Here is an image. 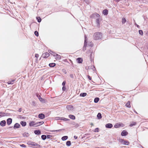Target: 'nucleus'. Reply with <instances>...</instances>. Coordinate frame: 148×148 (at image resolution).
<instances>
[{
  "label": "nucleus",
  "mask_w": 148,
  "mask_h": 148,
  "mask_svg": "<svg viewBox=\"0 0 148 148\" xmlns=\"http://www.w3.org/2000/svg\"><path fill=\"white\" fill-rule=\"evenodd\" d=\"M102 35L101 33L99 32L95 33L93 35V38L95 40H98L101 38Z\"/></svg>",
  "instance_id": "obj_1"
},
{
  "label": "nucleus",
  "mask_w": 148,
  "mask_h": 148,
  "mask_svg": "<svg viewBox=\"0 0 148 148\" xmlns=\"http://www.w3.org/2000/svg\"><path fill=\"white\" fill-rule=\"evenodd\" d=\"M119 141L122 144H123L125 145H128L129 143V142L127 140H124L123 139L121 138H119Z\"/></svg>",
  "instance_id": "obj_2"
},
{
  "label": "nucleus",
  "mask_w": 148,
  "mask_h": 148,
  "mask_svg": "<svg viewBox=\"0 0 148 148\" xmlns=\"http://www.w3.org/2000/svg\"><path fill=\"white\" fill-rule=\"evenodd\" d=\"M27 144L29 145H31L32 146H36L37 147H40V145L36 143L32 142V141H29L27 143Z\"/></svg>",
  "instance_id": "obj_3"
},
{
  "label": "nucleus",
  "mask_w": 148,
  "mask_h": 148,
  "mask_svg": "<svg viewBox=\"0 0 148 148\" xmlns=\"http://www.w3.org/2000/svg\"><path fill=\"white\" fill-rule=\"evenodd\" d=\"M91 17H93L94 18H100V15H99V14H98L95 13V14H92L91 15Z\"/></svg>",
  "instance_id": "obj_4"
},
{
  "label": "nucleus",
  "mask_w": 148,
  "mask_h": 148,
  "mask_svg": "<svg viewBox=\"0 0 148 148\" xmlns=\"http://www.w3.org/2000/svg\"><path fill=\"white\" fill-rule=\"evenodd\" d=\"M87 38L86 37V35H85V40H84V48H85V50L86 49V47L87 45Z\"/></svg>",
  "instance_id": "obj_5"
},
{
  "label": "nucleus",
  "mask_w": 148,
  "mask_h": 148,
  "mask_svg": "<svg viewBox=\"0 0 148 148\" xmlns=\"http://www.w3.org/2000/svg\"><path fill=\"white\" fill-rule=\"evenodd\" d=\"M87 38L86 37V35H85V40H84V48H85V50L86 49V47L87 45Z\"/></svg>",
  "instance_id": "obj_6"
},
{
  "label": "nucleus",
  "mask_w": 148,
  "mask_h": 148,
  "mask_svg": "<svg viewBox=\"0 0 148 148\" xmlns=\"http://www.w3.org/2000/svg\"><path fill=\"white\" fill-rule=\"evenodd\" d=\"M36 96L40 101L42 102H44V99L43 98H42L40 95L39 94H37L36 95Z\"/></svg>",
  "instance_id": "obj_7"
},
{
  "label": "nucleus",
  "mask_w": 148,
  "mask_h": 148,
  "mask_svg": "<svg viewBox=\"0 0 148 148\" xmlns=\"http://www.w3.org/2000/svg\"><path fill=\"white\" fill-rule=\"evenodd\" d=\"M128 134V132L125 130H123L121 133V135L123 136H125Z\"/></svg>",
  "instance_id": "obj_8"
},
{
  "label": "nucleus",
  "mask_w": 148,
  "mask_h": 148,
  "mask_svg": "<svg viewBox=\"0 0 148 148\" xmlns=\"http://www.w3.org/2000/svg\"><path fill=\"white\" fill-rule=\"evenodd\" d=\"M49 53H45L44 54H43L42 55V57L44 58H47L49 56Z\"/></svg>",
  "instance_id": "obj_9"
},
{
  "label": "nucleus",
  "mask_w": 148,
  "mask_h": 148,
  "mask_svg": "<svg viewBox=\"0 0 148 148\" xmlns=\"http://www.w3.org/2000/svg\"><path fill=\"white\" fill-rule=\"evenodd\" d=\"M56 120H63L64 121H68L69 120V119H66L64 118L63 117H57L56 118Z\"/></svg>",
  "instance_id": "obj_10"
},
{
  "label": "nucleus",
  "mask_w": 148,
  "mask_h": 148,
  "mask_svg": "<svg viewBox=\"0 0 148 148\" xmlns=\"http://www.w3.org/2000/svg\"><path fill=\"white\" fill-rule=\"evenodd\" d=\"M12 119L9 118L7 119V123L8 125H10L12 123Z\"/></svg>",
  "instance_id": "obj_11"
},
{
  "label": "nucleus",
  "mask_w": 148,
  "mask_h": 148,
  "mask_svg": "<svg viewBox=\"0 0 148 148\" xmlns=\"http://www.w3.org/2000/svg\"><path fill=\"white\" fill-rule=\"evenodd\" d=\"M106 127L107 128H111L113 127L111 123H108L106 125Z\"/></svg>",
  "instance_id": "obj_12"
},
{
  "label": "nucleus",
  "mask_w": 148,
  "mask_h": 148,
  "mask_svg": "<svg viewBox=\"0 0 148 148\" xmlns=\"http://www.w3.org/2000/svg\"><path fill=\"white\" fill-rule=\"evenodd\" d=\"M38 117L40 119H43L45 118V115L42 113L38 115Z\"/></svg>",
  "instance_id": "obj_13"
},
{
  "label": "nucleus",
  "mask_w": 148,
  "mask_h": 148,
  "mask_svg": "<svg viewBox=\"0 0 148 148\" xmlns=\"http://www.w3.org/2000/svg\"><path fill=\"white\" fill-rule=\"evenodd\" d=\"M6 124V121L5 120L1 121L0 123V125L2 126H5Z\"/></svg>",
  "instance_id": "obj_14"
},
{
  "label": "nucleus",
  "mask_w": 148,
  "mask_h": 148,
  "mask_svg": "<svg viewBox=\"0 0 148 148\" xmlns=\"http://www.w3.org/2000/svg\"><path fill=\"white\" fill-rule=\"evenodd\" d=\"M36 123L34 121H32L30 122L29 123V125L30 126H34L35 127Z\"/></svg>",
  "instance_id": "obj_15"
},
{
  "label": "nucleus",
  "mask_w": 148,
  "mask_h": 148,
  "mask_svg": "<svg viewBox=\"0 0 148 148\" xmlns=\"http://www.w3.org/2000/svg\"><path fill=\"white\" fill-rule=\"evenodd\" d=\"M44 122H40L37 123H36L35 124V127H37L43 124Z\"/></svg>",
  "instance_id": "obj_16"
},
{
  "label": "nucleus",
  "mask_w": 148,
  "mask_h": 148,
  "mask_svg": "<svg viewBox=\"0 0 148 148\" xmlns=\"http://www.w3.org/2000/svg\"><path fill=\"white\" fill-rule=\"evenodd\" d=\"M67 109L69 110H71L73 109V106L71 105L67 106L66 107Z\"/></svg>",
  "instance_id": "obj_17"
},
{
  "label": "nucleus",
  "mask_w": 148,
  "mask_h": 148,
  "mask_svg": "<svg viewBox=\"0 0 148 148\" xmlns=\"http://www.w3.org/2000/svg\"><path fill=\"white\" fill-rule=\"evenodd\" d=\"M77 61L78 63H81L83 61V60L82 58H79L77 59Z\"/></svg>",
  "instance_id": "obj_18"
},
{
  "label": "nucleus",
  "mask_w": 148,
  "mask_h": 148,
  "mask_svg": "<svg viewBox=\"0 0 148 148\" xmlns=\"http://www.w3.org/2000/svg\"><path fill=\"white\" fill-rule=\"evenodd\" d=\"M20 126V125L18 123H16L15 124L14 126V128L15 129V128H19Z\"/></svg>",
  "instance_id": "obj_19"
},
{
  "label": "nucleus",
  "mask_w": 148,
  "mask_h": 148,
  "mask_svg": "<svg viewBox=\"0 0 148 148\" xmlns=\"http://www.w3.org/2000/svg\"><path fill=\"white\" fill-rule=\"evenodd\" d=\"M96 23L97 24V26L99 27L100 26L99 18H96Z\"/></svg>",
  "instance_id": "obj_20"
},
{
  "label": "nucleus",
  "mask_w": 148,
  "mask_h": 148,
  "mask_svg": "<svg viewBox=\"0 0 148 148\" xmlns=\"http://www.w3.org/2000/svg\"><path fill=\"white\" fill-rule=\"evenodd\" d=\"M85 68L87 70H88L89 69H90L91 68L93 70V71H94V69H95L94 66H93L92 65L90 66V67L86 66V67Z\"/></svg>",
  "instance_id": "obj_21"
},
{
  "label": "nucleus",
  "mask_w": 148,
  "mask_h": 148,
  "mask_svg": "<svg viewBox=\"0 0 148 148\" xmlns=\"http://www.w3.org/2000/svg\"><path fill=\"white\" fill-rule=\"evenodd\" d=\"M34 133L36 134L39 135L41 134V132L40 130H35L34 131Z\"/></svg>",
  "instance_id": "obj_22"
},
{
  "label": "nucleus",
  "mask_w": 148,
  "mask_h": 148,
  "mask_svg": "<svg viewBox=\"0 0 148 148\" xmlns=\"http://www.w3.org/2000/svg\"><path fill=\"white\" fill-rule=\"evenodd\" d=\"M56 59L57 60H60L61 58V56L59 55H58V54H56Z\"/></svg>",
  "instance_id": "obj_23"
},
{
  "label": "nucleus",
  "mask_w": 148,
  "mask_h": 148,
  "mask_svg": "<svg viewBox=\"0 0 148 148\" xmlns=\"http://www.w3.org/2000/svg\"><path fill=\"white\" fill-rule=\"evenodd\" d=\"M128 108H130L131 105H130V101H128L127 103L125 105Z\"/></svg>",
  "instance_id": "obj_24"
},
{
  "label": "nucleus",
  "mask_w": 148,
  "mask_h": 148,
  "mask_svg": "<svg viewBox=\"0 0 148 148\" xmlns=\"http://www.w3.org/2000/svg\"><path fill=\"white\" fill-rule=\"evenodd\" d=\"M6 113L3 112H0V118L4 116L5 115H6Z\"/></svg>",
  "instance_id": "obj_25"
},
{
  "label": "nucleus",
  "mask_w": 148,
  "mask_h": 148,
  "mask_svg": "<svg viewBox=\"0 0 148 148\" xmlns=\"http://www.w3.org/2000/svg\"><path fill=\"white\" fill-rule=\"evenodd\" d=\"M20 124L23 126H25L26 125V123L25 121H21Z\"/></svg>",
  "instance_id": "obj_26"
},
{
  "label": "nucleus",
  "mask_w": 148,
  "mask_h": 148,
  "mask_svg": "<svg viewBox=\"0 0 148 148\" xmlns=\"http://www.w3.org/2000/svg\"><path fill=\"white\" fill-rule=\"evenodd\" d=\"M121 125L118 123L114 125V127L115 128H118L120 127Z\"/></svg>",
  "instance_id": "obj_27"
},
{
  "label": "nucleus",
  "mask_w": 148,
  "mask_h": 148,
  "mask_svg": "<svg viewBox=\"0 0 148 148\" xmlns=\"http://www.w3.org/2000/svg\"><path fill=\"white\" fill-rule=\"evenodd\" d=\"M23 136L24 137H27L29 136V134L27 132H25L22 134Z\"/></svg>",
  "instance_id": "obj_28"
},
{
  "label": "nucleus",
  "mask_w": 148,
  "mask_h": 148,
  "mask_svg": "<svg viewBox=\"0 0 148 148\" xmlns=\"http://www.w3.org/2000/svg\"><path fill=\"white\" fill-rule=\"evenodd\" d=\"M48 51L50 54L53 55L54 56H55L56 55V53L50 50H49Z\"/></svg>",
  "instance_id": "obj_29"
},
{
  "label": "nucleus",
  "mask_w": 148,
  "mask_h": 148,
  "mask_svg": "<svg viewBox=\"0 0 148 148\" xmlns=\"http://www.w3.org/2000/svg\"><path fill=\"white\" fill-rule=\"evenodd\" d=\"M69 116L70 118L73 120H75V116L73 115H70Z\"/></svg>",
  "instance_id": "obj_30"
},
{
  "label": "nucleus",
  "mask_w": 148,
  "mask_h": 148,
  "mask_svg": "<svg viewBox=\"0 0 148 148\" xmlns=\"http://www.w3.org/2000/svg\"><path fill=\"white\" fill-rule=\"evenodd\" d=\"M103 13L104 15H107L108 14V11L107 10L105 9L103 11Z\"/></svg>",
  "instance_id": "obj_31"
},
{
  "label": "nucleus",
  "mask_w": 148,
  "mask_h": 148,
  "mask_svg": "<svg viewBox=\"0 0 148 148\" xmlns=\"http://www.w3.org/2000/svg\"><path fill=\"white\" fill-rule=\"evenodd\" d=\"M97 117L98 119H101L102 118L101 114L100 113H99L97 115Z\"/></svg>",
  "instance_id": "obj_32"
},
{
  "label": "nucleus",
  "mask_w": 148,
  "mask_h": 148,
  "mask_svg": "<svg viewBox=\"0 0 148 148\" xmlns=\"http://www.w3.org/2000/svg\"><path fill=\"white\" fill-rule=\"evenodd\" d=\"M87 95V93H86L84 92L82 93H81L80 94V96L81 97H84Z\"/></svg>",
  "instance_id": "obj_33"
},
{
  "label": "nucleus",
  "mask_w": 148,
  "mask_h": 148,
  "mask_svg": "<svg viewBox=\"0 0 148 148\" xmlns=\"http://www.w3.org/2000/svg\"><path fill=\"white\" fill-rule=\"evenodd\" d=\"M68 138V136H64L62 137V140H65L67 139Z\"/></svg>",
  "instance_id": "obj_34"
},
{
  "label": "nucleus",
  "mask_w": 148,
  "mask_h": 148,
  "mask_svg": "<svg viewBox=\"0 0 148 148\" xmlns=\"http://www.w3.org/2000/svg\"><path fill=\"white\" fill-rule=\"evenodd\" d=\"M49 65L50 67H53L55 66L56 64L55 63H50L49 64Z\"/></svg>",
  "instance_id": "obj_35"
},
{
  "label": "nucleus",
  "mask_w": 148,
  "mask_h": 148,
  "mask_svg": "<svg viewBox=\"0 0 148 148\" xmlns=\"http://www.w3.org/2000/svg\"><path fill=\"white\" fill-rule=\"evenodd\" d=\"M71 143L70 141H68L66 142V145L68 146H70L71 145Z\"/></svg>",
  "instance_id": "obj_36"
},
{
  "label": "nucleus",
  "mask_w": 148,
  "mask_h": 148,
  "mask_svg": "<svg viewBox=\"0 0 148 148\" xmlns=\"http://www.w3.org/2000/svg\"><path fill=\"white\" fill-rule=\"evenodd\" d=\"M99 98H98V97H96V98H95V99H94V102L95 103H97L98 102V101H99Z\"/></svg>",
  "instance_id": "obj_37"
},
{
  "label": "nucleus",
  "mask_w": 148,
  "mask_h": 148,
  "mask_svg": "<svg viewBox=\"0 0 148 148\" xmlns=\"http://www.w3.org/2000/svg\"><path fill=\"white\" fill-rule=\"evenodd\" d=\"M47 136L46 135H43L41 136V138L43 140H45L47 138Z\"/></svg>",
  "instance_id": "obj_38"
},
{
  "label": "nucleus",
  "mask_w": 148,
  "mask_h": 148,
  "mask_svg": "<svg viewBox=\"0 0 148 148\" xmlns=\"http://www.w3.org/2000/svg\"><path fill=\"white\" fill-rule=\"evenodd\" d=\"M36 19L38 22H40L41 21V19L40 17H37Z\"/></svg>",
  "instance_id": "obj_39"
},
{
  "label": "nucleus",
  "mask_w": 148,
  "mask_h": 148,
  "mask_svg": "<svg viewBox=\"0 0 148 148\" xmlns=\"http://www.w3.org/2000/svg\"><path fill=\"white\" fill-rule=\"evenodd\" d=\"M14 80H12L10 81H9L8 82V84H13Z\"/></svg>",
  "instance_id": "obj_40"
},
{
  "label": "nucleus",
  "mask_w": 148,
  "mask_h": 148,
  "mask_svg": "<svg viewBox=\"0 0 148 148\" xmlns=\"http://www.w3.org/2000/svg\"><path fill=\"white\" fill-rule=\"evenodd\" d=\"M136 124V123L135 122H132L131 124L130 125V127H132V126H134Z\"/></svg>",
  "instance_id": "obj_41"
},
{
  "label": "nucleus",
  "mask_w": 148,
  "mask_h": 148,
  "mask_svg": "<svg viewBox=\"0 0 148 148\" xmlns=\"http://www.w3.org/2000/svg\"><path fill=\"white\" fill-rule=\"evenodd\" d=\"M126 22V20L125 18H123L122 19V23L123 24H124Z\"/></svg>",
  "instance_id": "obj_42"
},
{
  "label": "nucleus",
  "mask_w": 148,
  "mask_h": 148,
  "mask_svg": "<svg viewBox=\"0 0 148 148\" xmlns=\"http://www.w3.org/2000/svg\"><path fill=\"white\" fill-rule=\"evenodd\" d=\"M139 33L141 35H142L143 34V32L141 30H139Z\"/></svg>",
  "instance_id": "obj_43"
},
{
  "label": "nucleus",
  "mask_w": 148,
  "mask_h": 148,
  "mask_svg": "<svg viewBox=\"0 0 148 148\" xmlns=\"http://www.w3.org/2000/svg\"><path fill=\"white\" fill-rule=\"evenodd\" d=\"M62 130V129H60V130H52L51 131V132H60V131H61V130Z\"/></svg>",
  "instance_id": "obj_44"
},
{
  "label": "nucleus",
  "mask_w": 148,
  "mask_h": 148,
  "mask_svg": "<svg viewBox=\"0 0 148 148\" xmlns=\"http://www.w3.org/2000/svg\"><path fill=\"white\" fill-rule=\"evenodd\" d=\"M34 34L36 36H38V33L37 31H35L34 32Z\"/></svg>",
  "instance_id": "obj_45"
},
{
  "label": "nucleus",
  "mask_w": 148,
  "mask_h": 148,
  "mask_svg": "<svg viewBox=\"0 0 148 148\" xmlns=\"http://www.w3.org/2000/svg\"><path fill=\"white\" fill-rule=\"evenodd\" d=\"M99 129L98 128H96V129H95L94 132H98L99 131Z\"/></svg>",
  "instance_id": "obj_46"
},
{
  "label": "nucleus",
  "mask_w": 148,
  "mask_h": 148,
  "mask_svg": "<svg viewBox=\"0 0 148 148\" xmlns=\"http://www.w3.org/2000/svg\"><path fill=\"white\" fill-rule=\"evenodd\" d=\"M20 146L22 147H26V146L24 144L20 145Z\"/></svg>",
  "instance_id": "obj_47"
},
{
  "label": "nucleus",
  "mask_w": 148,
  "mask_h": 148,
  "mask_svg": "<svg viewBox=\"0 0 148 148\" xmlns=\"http://www.w3.org/2000/svg\"><path fill=\"white\" fill-rule=\"evenodd\" d=\"M52 137V136L50 135H47V138L48 139Z\"/></svg>",
  "instance_id": "obj_48"
},
{
  "label": "nucleus",
  "mask_w": 148,
  "mask_h": 148,
  "mask_svg": "<svg viewBox=\"0 0 148 148\" xmlns=\"http://www.w3.org/2000/svg\"><path fill=\"white\" fill-rule=\"evenodd\" d=\"M88 45L90 46L91 47H92L93 46V45L92 42H90V44H88Z\"/></svg>",
  "instance_id": "obj_49"
},
{
  "label": "nucleus",
  "mask_w": 148,
  "mask_h": 148,
  "mask_svg": "<svg viewBox=\"0 0 148 148\" xmlns=\"http://www.w3.org/2000/svg\"><path fill=\"white\" fill-rule=\"evenodd\" d=\"M62 71L65 74H66V71L65 69H62Z\"/></svg>",
  "instance_id": "obj_50"
},
{
  "label": "nucleus",
  "mask_w": 148,
  "mask_h": 148,
  "mask_svg": "<svg viewBox=\"0 0 148 148\" xmlns=\"http://www.w3.org/2000/svg\"><path fill=\"white\" fill-rule=\"evenodd\" d=\"M70 77L71 78H74L73 76V74H70Z\"/></svg>",
  "instance_id": "obj_51"
},
{
  "label": "nucleus",
  "mask_w": 148,
  "mask_h": 148,
  "mask_svg": "<svg viewBox=\"0 0 148 148\" xmlns=\"http://www.w3.org/2000/svg\"><path fill=\"white\" fill-rule=\"evenodd\" d=\"M66 84V82L64 81L62 83V85L63 86H65V85Z\"/></svg>",
  "instance_id": "obj_52"
},
{
  "label": "nucleus",
  "mask_w": 148,
  "mask_h": 148,
  "mask_svg": "<svg viewBox=\"0 0 148 148\" xmlns=\"http://www.w3.org/2000/svg\"><path fill=\"white\" fill-rule=\"evenodd\" d=\"M35 57H36V58H38V57H39V55H38V54H35Z\"/></svg>",
  "instance_id": "obj_53"
},
{
  "label": "nucleus",
  "mask_w": 148,
  "mask_h": 148,
  "mask_svg": "<svg viewBox=\"0 0 148 148\" xmlns=\"http://www.w3.org/2000/svg\"><path fill=\"white\" fill-rule=\"evenodd\" d=\"M66 87L65 86H63L62 88V89L63 91H64L65 90Z\"/></svg>",
  "instance_id": "obj_54"
},
{
  "label": "nucleus",
  "mask_w": 148,
  "mask_h": 148,
  "mask_svg": "<svg viewBox=\"0 0 148 148\" xmlns=\"http://www.w3.org/2000/svg\"><path fill=\"white\" fill-rule=\"evenodd\" d=\"M87 77L90 80H91V77L89 75H88Z\"/></svg>",
  "instance_id": "obj_55"
},
{
  "label": "nucleus",
  "mask_w": 148,
  "mask_h": 148,
  "mask_svg": "<svg viewBox=\"0 0 148 148\" xmlns=\"http://www.w3.org/2000/svg\"><path fill=\"white\" fill-rule=\"evenodd\" d=\"M74 138L75 139H76L77 138V136H74Z\"/></svg>",
  "instance_id": "obj_56"
},
{
  "label": "nucleus",
  "mask_w": 148,
  "mask_h": 148,
  "mask_svg": "<svg viewBox=\"0 0 148 148\" xmlns=\"http://www.w3.org/2000/svg\"><path fill=\"white\" fill-rule=\"evenodd\" d=\"M21 108H20L19 109V110H18V111L20 112H21Z\"/></svg>",
  "instance_id": "obj_57"
},
{
  "label": "nucleus",
  "mask_w": 148,
  "mask_h": 148,
  "mask_svg": "<svg viewBox=\"0 0 148 148\" xmlns=\"http://www.w3.org/2000/svg\"><path fill=\"white\" fill-rule=\"evenodd\" d=\"M116 1V2H119L120 0H115Z\"/></svg>",
  "instance_id": "obj_58"
},
{
  "label": "nucleus",
  "mask_w": 148,
  "mask_h": 148,
  "mask_svg": "<svg viewBox=\"0 0 148 148\" xmlns=\"http://www.w3.org/2000/svg\"><path fill=\"white\" fill-rule=\"evenodd\" d=\"M136 26H137L138 28H139V26L138 25H137V24H136Z\"/></svg>",
  "instance_id": "obj_59"
},
{
  "label": "nucleus",
  "mask_w": 148,
  "mask_h": 148,
  "mask_svg": "<svg viewBox=\"0 0 148 148\" xmlns=\"http://www.w3.org/2000/svg\"><path fill=\"white\" fill-rule=\"evenodd\" d=\"M147 49H148V44L147 45Z\"/></svg>",
  "instance_id": "obj_60"
},
{
  "label": "nucleus",
  "mask_w": 148,
  "mask_h": 148,
  "mask_svg": "<svg viewBox=\"0 0 148 148\" xmlns=\"http://www.w3.org/2000/svg\"><path fill=\"white\" fill-rule=\"evenodd\" d=\"M135 112H136V113H137V112H136V111H135Z\"/></svg>",
  "instance_id": "obj_61"
}]
</instances>
